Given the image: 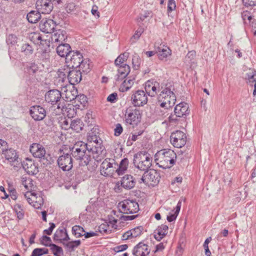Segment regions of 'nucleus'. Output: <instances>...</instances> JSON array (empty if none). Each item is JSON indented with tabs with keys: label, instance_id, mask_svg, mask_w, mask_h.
<instances>
[{
	"label": "nucleus",
	"instance_id": "obj_1",
	"mask_svg": "<svg viewBox=\"0 0 256 256\" xmlns=\"http://www.w3.org/2000/svg\"><path fill=\"white\" fill-rule=\"evenodd\" d=\"M89 148L85 142H78L72 148L71 154L74 159L80 161V165L87 166L88 170L94 172L98 166V162L103 158L100 148L94 150Z\"/></svg>",
	"mask_w": 256,
	"mask_h": 256
},
{
	"label": "nucleus",
	"instance_id": "obj_2",
	"mask_svg": "<svg viewBox=\"0 0 256 256\" xmlns=\"http://www.w3.org/2000/svg\"><path fill=\"white\" fill-rule=\"evenodd\" d=\"M176 159V154L170 149L161 150L154 155L156 164L164 169L172 168L175 164Z\"/></svg>",
	"mask_w": 256,
	"mask_h": 256
},
{
	"label": "nucleus",
	"instance_id": "obj_3",
	"mask_svg": "<svg viewBox=\"0 0 256 256\" xmlns=\"http://www.w3.org/2000/svg\"><path fill=\"white\" fill-rule=\"evenodd\" d=\"M152 158L146 152H140L134 154L133 163L136 168L141 171H147L152 166Z\"/></svg>",
	"mask_w": 256,
	"mask_h": 256
},
{
	"label": "nucleus",
	"instance_id": "obj_4",
	"mask_svg": "<svg viewBox=\"0 0 256 256\" xmlns=\"http://www.w3.org/2000/svg\"><path fill=\"white\" fill-rule=\"evenodd\" d=\"M158 100L162 108H170L176 102V96L170 88H166L160 92Z\"/></svg>",
	"mask_w": 256,
	"mask_h": 256
},
{
	"label": "nucleus",
	"instance_id": "obj_5",
	"mask_svg": "<svg viewBox=\"0 0 256 256\" xmlns=\"http://www.w3.org/2000/svg\"><path fill=\"white\" fill-rule=\"evenodd\" d=\"M174 114H171L168 117V121L170 123H176L178 118H185L190 112L188 105L184 102H180L176 105L174 110Z\"/></svg>",
	"mask_w": 256,
	"mask_h": 256
},
{
	"label": "nucleus",
	"instance_id": "obj_6",
	"mask_svg": "<svg viewBox=\"0 0 256 256\" xmlns=\"http://www.w3.org/2000/svg\"><path fill=\"white\" fill-rule=\"evenodd\" d=\"M88 142L86 143L90 148V150L93 149L94 150H97V148H100L102 150V157L104 158L106 154V150L104 147L102 145V140L92 130L89 132L87 137Z\"/></svg>",
	"mask_w": 256,
	"mask_h": 256
},
{
	"label": "nucleus",
	"instance_id": "obj_7",
	"mask_svg": "<svg viewBox=\"0 0 256 256\" xmlns=\"http://www.w3.org/2000/svg\"><path fill=\"white\" fill-rule=\"evenodd\" d=\"M118 208L122 213L126 214H135L138 212L139 204L136 200L126 199L119 202Z\"/></svg>",
	"mask_w": 256,
	"mask_h": 256
},
{
	"label": "nucleus",
	"instance_id": "obj_8",
	"mask_svg": "<svg viewBox=\"0 0 256 256\" xmlns=\"http://www.w3.org/2000/svg\"><path fill=\"white\" fill-rule=\"evenodd\" d=\"M160 179V176L158 172L150 170L148 172H145L138 181L140 184L143 182L148 186H154L158 184Z\"/></svg>",
	"mask_w": 256,
	"mask_h": 256
},
{
	"label": "nucleus",
	"instance_id": "obj_9",
	"mask_svg": "<svg viewBox=\"0 0 256 256\" xmlns=\"http://www.w3.org/2000/svg\"><path fill=\"white\" fill-rule=\"evenodd\" d=\"M117 166L118 165L114 159L106 158L100 164V174L104 176H112Z\"/></svg>",
	"mask_w": 256,
	"mask_h": 256
},
{
	"label": "nucleus",
	"instance_id": "obj_10",
	"mask_svg": "<svg viewBox=\"0 0 256 256\" xmlns=\"http://www.w3.org/2000/svg\"><path fill=\"white\" fill-rule=\"evenodd\" d=\"M126 122L129 124L134 126L140 122L141 116L137 108L130 107L126 110Z\"/></svg>",
	"mask_w": 256,
	"mask_h": 256
},
{
	"label": "nucleus",
	"instance_id": "obj_11",
	"mask_svg": "<svg viewBox=\"0 0 256 256\" xmlns=\"http://www.w3.org/2000/svg\"><path fill=\"white\" fill-rule=\"evenodd\" d=\"M46 101L52 106L56 105V108L59 104L64 103L65 100L62 98V93L57 90H52L48 91L45 94Z\"/></svg>",
	"mask_w": 256,
	"mask_h": 256
},
{
	"label": "nucleus",
	"instance_id": "obj_12",
	"mask_svg": "<svg viewBox=\"0 0 256 256\" xmlns=\"http://www.w3.org/2000/svg\"><path fill=\"white\" fill-rule=\"evenodd\" d=\"M186 134L182 131L177 130L172 132L170 136V142L176 148H180L184 146L186 142Z\"/></svg>",
	"mask_w": 256,
	"mask_h": 256
},
{
	"label": "nucleus",
	"instance_id": "obj_13",
	"mask_svg": "<svg viewBox=\"0 0 256 256\" xmlns=\"http://www.w3.org/2000/svg\"><path fill=\"white\" fill-rule=\"evenodd\" d=\"M83 56L78 51H72L66 58V62L68 66L72 68H78L80 62H82Z\"/></svg>",
	"mask_w": 256,
	"mask_h": 256
},
{
	"label": "nucleus",
	"instance_id": "obj_14",
	"mask_svg": "<svg viewBox=\"0 0 256 256\" xmlns=\"http://www.w3.org/2000/svg\"><path fill=\"white\" fill-rule=\"evenodd\" d=\"M58 166L64 171H68L72 168V159L70 154H64L57 160Z\"/></svg>",
	"mask_w": 256,
	"mask_h": 256
},
{
	"label": "nucleus",
	"instance_id": "obj_15",
	"mask_svg": "<svg viewBox=\"0 0 256 256\" xmlns=\"http://www.w3.org/2000/svg\"><path fill=\"white\" fill-rule=\"evenodd\" d=\"M28 202L36 208H40L43 204L44 200L40 196H38L36 194L27 192L24 194Z\"/></svg>",
	"mask_w": 256,
	"mask_h": 256
},
{
	"label": "nucleus",
	"instance_id": "obj_16",
	"mask_svg": "<svg viewBox=\"0 0 256 256\" xmlns=\"http://www.w3.org/2000/svg\"><path fill=\"white\" fill-rule=\"evenodd\" d=\"M147 94L143 90H137L132 96V104L136 106H143L148 102Z\"/></svg>",
	"mask_w": 256,
	"mask_h": 256
},
{
	"label": "nucleus",
	"instance_id": "obj_17",
	"mask_svg": "<svg viewBox=\"0 0 256 256\" xmlns=\"http://www.w3.org/2000/svg\"><path fill=\"white\" fill-rule=\"evenodd\" d=\"M30 114L34 120L40 121L46 117V110L42 106L36 105L30 108Z\"/></svg>",
	"mask_w": 256,
	"mask_h": 256
},
{
	"label": "nucleus",
	"instance_id": "obj_18",
	"mask_svg": "<svg viewBox=\"0 0 256 256\" xmlns=\"http://www.w3.org/2000/svg\"><path fill=\"white\" fill-rule=\"evenodd\" d=\"M36 8L42 14H48L53 9V4L50 0H38Z\"/></svg>",
	"mask_w": 256,
	"mask_h": 256
},
{
	"label": "nucleus",
	"instance_id": "obj_19",
	"mask_svg": "<svg viewBox=\"0 0 256 256\" xmlns=\"http://www.w3.org/2000/svg\"><path fill=\"white\" fill-rule=\"evenodd\" d=\"M22 166L25 171L30 174H36L38 172L37 164L31 159L26 158L22 162Z\"/></svg>",
	"mask_w": 256,
	"mask_h": 256
},
{
	"label": "nucleus",
	"instance_id": "obj_20",
	"mask_svg": "<svg viewBox=\"0 0 256 256\" xmlns=\"http://www.w3.org/2000/svg\"><path fill=\"white\" fill-rule=\"evenodd\" d=\"M30 150L34 157L38 158H44L46 154V150L42 144L34 143L30 146Z\"/></svg>",
	"mask_w": 256,
	"mask_h": 256
},
{
	"label": "nucleus",
	"instance_id": "obj_21",
	"mask_svg": "<svg viewBox=\"0 0 256 256\" xmlns=\"http://www.w3.org/2000/svg\"><path fill=\"white\" fill-rule=\"evenodd\" d=\"M56 26V22L51 19L43 20L39 24L40 30L46 34L54 32Z\"/></svg>",
	"mask_w": 256,
	"mask_h": 256
},
{
	"label": "nucleus",
	"instance_id": "obj_22",
	"mask_svg": "<svg viewBox=\"0 0 256 256\" xmlns=\"http://www.w3.org/2000/svg\"><path fill=\"white\" fill-rule=\"evenodd\" d=\"M150 250L147 244L140 242L134 246L132 253L135 256H147L149 254Z\"/></svg>",
	"mask_w": 256,
	"mask_h": 256
},
{
	"label": "nucleus",
	"instance_id": "obj_23",
	"mask_svg": "<svg viewBox=\"0 0 256 256\" xmlns=\"http://www.w3.org/2000/svg\"><path fill=\"white\" fill-rule=\"evenodd\" d=\"M57 110L58 112L66 114L69 118L73 117L76 114L74 106L70 104H66V102L64 103L59 104L58 105Z\"/></svg>",
	"mask_w": 256,
	"mask_h": 256
},
{
	"label": "nucleus",
	"instance_id": "obj_24",
	"mask_svg": "<svg viewBox=\"0 0 256 256\" xmlns=\"http://www.w3.org/2000/svg\"><path fill=\"white\" fill-rule=\"evenodd\" d=\"M4 154L6 158L12 166H17V165L19 164L18 156L15 150L12 148L6 149Z\"/></svg>",
	"mask_w": 256,
	"mask_h": 256
},
{
	"label": "nucleus",
	"instance_id": "obj_25",
	"mask_svg": "<svg viewBox=\"0 0 256 256\" xmlns=\"http://www.w3.org/2000/svg\"><path fill=\"white\" fill-rule=\"evenodd\" d=\"M118 74L114 76L116 82H118L124 78L130 72V66L126 64L118 66Z\"/></svg>",
	"mask_w": 256,
	"mask_h": 256
},
{
	"label": "nucleus",
	"instance_id": "obj_26",
	"mask_svg": "<svg viewBox=\"0 0 256 256\" xmlns=\"http://www.w3.org/2000/svg\"><path fill=\"white\" fill-rule=\"evenodd\" d=\"M143 230V227L139 226L128 230L122 234V240H127L139 236L142 234Z\"/></svg>",
	"mask_w": 256,
	"mask_h": 256
},
{
	"label": "nucleus",
	"instance_id": "obj_27",
	"mask_svg": "<svg viewBox=\"0 0 256 256\" xmlns=\"http://www.w3.org/2000/svg\"><path fill=\"white\" fill-rule=\"evenodd\" d=\"M155 50L156 52L158 54L159 59L160 60H164L168 56L171 55V50L168 47L165 46L164 44H160L158 47L155 46Z\"/></svg>",
	"mask_w": 256,
	"mask_h": 256
},
{
	"label": "nucleus",
	"instance_id": "obj_28",
	"mask_svg": "<svg viewBox=\"0 0 256 256\" xmlns=\"http://www.w3.org/2000/svg\"><path fill=\"white\" fill-rule=\"evenodd\" d=\"M67 76L69 83L74 86L82 80V72L76 70H72L69 72Z\"/></svg>",
	"mask_w": 256,
	"mask_h": 256
},
{
	"label": "nucleus",
	"instance_id": "obj_29",
	"mask_svg": "<svg viewBox=\"0 0 256 256\" xmlns=\"http://www.w3.org/2000/svg\"><path fill=\"white\" fill-rule=\"evenodd\" d=\"M54 241H58L60 242L70 240V238L66 232V228H58L54 235Z\"/></svg>",
	"mask_w": 256,
	"mask_h": 256
},
{
	"label": "nucleus",
	"instance_id": "obj_30",
	"mask_svg": "<svg viewBox=\"0 0 256 256\" xmlns=\"http://www.w3.org/2000/svg\"><path fill=\"white\" fill-rule=\"evenodd\" d=\"M136 184V180L130 174L124 176L121 180V186L126 190H130L134 188Z\"/></svg>",
	"mask_w": 256,
	"mask_h": 256
},
{
	"label": "nucleus",
	"instance_id": "obj_31",
	"mask_svg": "<svg viewBox=\"0 0 256 256\" xmlns=\"http://www.w3.org/2000/svg\"><path fill=\"white\" fill-rule=\"evenodd\" d=\"M159 87V84L156 82L148 80L145 84L146 92L152 97L154 96L157 93V88Z\"/></svg>",
	"mask_w": 256,
	"mask_h": 256
},
{
	"label": "nucleus",
	"instance_id": "obj_32",
	"mask_svg": "<svg viewBox=\"0 0 256 256\" xmlns=\"http://www.w3.org/2000/svg\"><path fill=\"white\" fill-rule=\"evenodd\" d=\"M63 94L65 95L66 101L70 102L74 100L78 95V90L74 86H72L70 90L68 89V87L62 89Z\"/></svg>",
	"mask_w": 256,
	"mask_h": 256
},
{
	"label": "nucleus",
	"instance_id": "obj_33",
	"mask_svg": "<svg viewBox=\"0 0 256 256\" xmlns=\"http://www.w3.org/2000/svg\"><path fill=\"white\" fill-rule=\"evenodd\" d=\"M246 82L252 87L254 86L253 95H256V71H252L246 74Z\"/></svg>",
	"mask_w": 256,
	"mask_h": 256
},
{
	"label": "nucleus",
	"instance_id": "obj_34",
	"mask_svg": "<svg viewBox=\"0 0 256 256\" xmlns=\"http://www.w3.org/2000/svg\"><path fill=\"white\" fill-rule=\"evenodd\" d=\"M71 48L70 44H62L58 46L56 48L57 54L61 57H67L70 52H72L70 50Z\"/></svg>",
	"mask_w": 256,
	"mask_h": 256
},
{
	"label": "nucleus",
	"instance_id": "obj_35",
	"mask_svg": "<svg viewBox=\"0 0 256 256\" xmlns=\"http://www.w3.org/2000/svg\"><path fill=\"white\" fill-rule=\"evenodd\" d=\"M54 83L58 86H60L62 90L68 87V84L66 74L64 72H60L58 74V76L56 78Z\"/></svg>",
	"mask_w": 256,
	"mask_h": 256
},
{
	"label": "nucleus",
	"instance_id": "obj_36",
	"mask_svg": "<svg viewBox=\"0 0 256 256\" xmlns=\"http://www.w3.org/2000/svg\"><path fill=\"white\" fill-rule=\"evenodd\" d=\"M168 226L165 224H162L156 230L154 238L158 241H160L168 234Z\"/></svg>",
	"mask_w": 256,
	"mask_h": 256
},
{
	"label": "nucleus",
	"instance_id": "obj_37",
	"mask_svg": "<svg viewBox=\"0 0 256 256\" xmlns=\"http://www.w3.org/2000/svg\"><path fill=\"white\" fill-rule=\"evenodd\" d=\"M67 38L66 32L62 30H58L52 35V40L54 42H62Z\"/></svg>",
	"mask_w": 256,
	"mask_h": 256
},
{
	"label": "nucleus",
	"instance_id": "obj_38",
	"mask_svg": "<svg viewBox=\"0 0 256 256\" xmlns=\"http://www.w3.org/2000/svg\"><path fill=\"white\" fill-rule=\"evenodd\" d=\"M128 165V159L126 158L122 159L120 162L118 166H117L116 168V172L118 176L122 175L126 171Z\"/></svg>",
	"mask_w": 256,
	"mask_h": 256
},
{
	"label": "nucleus",
	"instance_id": "obj_39",
	"mask_svg": "<svg viewBox=\"0 0 256 256\" xmlns=\"http://www.w3.org/2000/svg\"><path fill=\"white\" fill-rule=\"evenodd\" d=\"M242 18L244 24H249L252 26H254L255 20L250 12L248 10L244 11L242 13Z\"/></svg>",
	"mask_w": 256,
	"mask_h": 256
},
{
	"label": "nucleus",
	"instance_id": "obj_40",
	"mask_svg": "<svg viewBox=\"0 0 256 256\" xmlns=\"http://www.w3.org/2000/svg\"><path fill=\"white\" fill-rule=\"evenodd\" d=\"M40 11L32 10L28 14L26 18L28 22L34 24L40 19Z\"/></svg>",
	"mask_w": 256,
	"mask_h": 256
},
{
	"label": "nucleus",
	"instance_id": "obj_41",
	"mask_svg": "<svg viewBox=\"0 0 256 256\" xmlns=\"http://www.w3.org/2000/svg\"><path fill=\"white\" fill-rule=\"evenodd\" d=\"M62 244L67 249L66 250L67 251L69 252H72L75 250L76 248L80 246L81 241L80 240H76L68 242L66 243L63 242Z\"/></svg>",
	"mask_w": 256,
	"mask_h": 256
},
{
	"label": "nucleus",
	"instance_id": "obj_42",
	"mask_svg": "<svg viewBox=\"0 0 256 256\" xmlns=\"http://www.w3.org/2000/svg\"><path fill=\"white\" fill-rule=\"evenodd\" d=\"M29 39L36 44H44L45 40H42V36L39 32H32L29 34Z\"/></svg>",
	"mask_w": 256,
	"mask_h": 256
},
{
	"label": "nucleus",
	"instance_id": "obj_43",
	"mask_svg": "<svg viewBox=\"0 0 256 256\" xmlns=\"http://www.w3.org/2000/svg\"><path fill=\"white\" fill-rule=\"evenodd\" d=\"M84 124L82 122L80 119L70 120V127L74 130L78 132L82 130Z\"/></svg>",
	"mask_w": 256,
	"mask_h": 256
},
{
	"label": "nucleus",
	"instance_id": "obj_44",
	"mask_svg": "<svg viewBox=\"0 0 256 256\" xmlns=\"http://www.w3.org/2000/svg\"><path fill=\"white\" fill-rule=\"evenodd\" d=\"M134 82L132 79H126L120 84V90L122 92H126L133 86Z\"/></svg>",
	"mask_w": 256,
	"mask_h": 256
},
{
	"label": "nucleus",
	"instance_id": "obj_45",
	"mask_svg": "<svg viewBox=\"0 0 256 256\" xmlns=\"http://www.w3.org/2000/svg\"><path fill=\"white\" fill-rule=\"evenodd\" d=\"M128 52H124L120 54L115 60L114 64L116 66H120V65H124V62L126 61L128 57Z\"/></svg>",
	"mask_w": 256,
	"mask_h": 256
},
{
	"label": "nucleus",
	"instance_id": "obj_46",
	"mask_svg": "<svg viewBox=\"0 0 256 256\" xmlns=\"http://www.w3.org/2000/svg\"><path fill=\"white\" fill-rule=\"evenodd\" d=\"M74 100L76 105L78 106H80V105H82V106L84 108L86 106L88 103L87 98L84 94H78Z\"/></svg>",
	"mask_w": 256,
	"mask_h": 256
},
{
	"label": "nucleus",
	"instance_id": "obj_47",
	"mask_svg": "<svg viewBox=\"0 0 256 256\" xmlns=\"http://www.w3.org/2000/svg\"><path fill=\"white\" fill-rule=\"evenodd\" d=\"M181 206L182 202L180 200L176 205V210L174 214H172L170 216H168L167 220L168 222H172L176 220L180 211Z\"/></svg>",
	"mask_w": 256,
	"mask_h": 256
},
{
	"label": "nucleus",
	"instance_id": "obj_48",
	"mask_svg": "<svg viewBox=\"0 0 256 256\" xmlns=\"http://www.w3.org/2000/svg\"><path fill=\"white\" fill-rule=\"evenodd\" d=\"M50 249L53 254L55 256H63L64 251L62 248L55 244L50 246Z\"/></svg>",
	"mask_w": 256,
	"mask_h": 256
},
{
	"label": "nucleus",
	"instance_id": "obj_49",
	"mask_svg": "<svg viewBox=\"0 0 256 256\" xmlns=\"http://www.w3.org/2000/svg\"><path fill=\"white\" fill-rule=\"evenodd\" d=\"M84 232V229L80 226L76 225L72 228V233L76 238L81 237Z\"/></svg>",
	"mask_w": 256,
	"mask_h": 256
},
{
	"label": "nucleus",
	"instance_id": "obj_50",
	"mask_svg": "<svg viewBox=\"0 0 256 256\" xmlns=\"http://www.w3.org/2000/svg\"><path fill=\"white\" fill-rule=\"evenodd\" d=\"M88 62V60L82 59V62H80V66L78 67V70L80 72L82 70L84 72L88 73L90 70V64Z\"/></svg>",
	"mask_w": 256,
	"mask_h": 256
},
{
	"label": "nucleus",
	"instance_id": "obj_51",
	"mask_svg": "<svg viewBox=\"0 0 256 256\" xmlns=\"http://www.w3.org/2000/svg\"><path fill=\"white\" fill-rule=\"evenodd\" d=\"M26 71L29 75L34 76L38 71V68L35 64H30L26 67Z\"/></svg>",
	"mask_w": 256,
	"mask_h": 256
},
{
	"label": "nucleus",
	"instance_id": "obj_52",
	"mask_svg": "<svg viewBox=\"0 0 256 256\" xmlns=\"http://www.w3.org/2000/svg\"><path fill=\"white\" fill-rule=\"evenodd\" d=\"M169 108H157L156 110V115L159 116L160 118H166L168 115V110Z\"/></svg>",
	"mask_w": 256,
	"mask_h": 256
},
{
	"label": "nucleus",
	"instance_id": "obj_53",
	"mask_svg": "<svg viewBox=\"0 0 256 256\" xmlns=\"http://www.w3.org/2000/svg\"><path fill=\"white\" fill-rule=\"evenodd\" d=\"M22 184L26 190L31 189L33 186L32 180L30 178L23 177L22 180Z\"/></svg>",
	"mask_w": 256,
	"mask_h": 256
},
{
	"label": "nucleus",
	"instance_id": "obj_54",
	"mask_svg": "<svg viewBox=\"0 0 256 256\" xmlns=\"http://www.w3.org/2000/svg\"><path fill=\"white\" fill-rule=\"evenodd\" d=\"M141 62L142 60L140 56L138 54H134L132 60L133 68L136 70L138 69L140 65Z\"/></svg>",
	"mask_w": 256,
	"mask_h": 256
},
{
	"label": "nucleus",
	"instance_id": "obj_55",
	"mask_svg": "<svg viewBox=\"0 0 256 256\" xmlns=\"http://www.w3.org/2000/svg\"><path fill=\"white\" fill-rule=\"evenodd\" d=\"M143 32V30L142 28H138L134 32V34L130 38V41L132 43H134L136 41H137L142 33Z\"/></svg>",
	"mask_w": 256,
	"mask_h": 256
},
{
	"label": "nucleus",
	"instance_id": "obj_56",
	"mask_svg": "<svg viewBox=\"0 0 256 256\" xmlns=\"http://www.w3.org/2000/svg\"><path fill=\"white\" fill-rule=\"evenodd\" d=\"M21 50L26 55L30 54L33 52V48L32 46L28 44H22L21 48Z\"/></svg>",
	"mask_w": 256,
	"mask_h": 256
},
{
	"label": "nucleus",
	"instance_id": "obj_57",
	"mask_svg": "<svg viewBox=\"0 0 256 256\" xmlns=\"http://www.w3.org/2000/svg\"><path fill=\"white\" fill-rule=\"evenodd\" d=\"M6 42L8 45H14L17 42V37L14 34H9L6 38Z\"/></svg>",
	"mask_w": 256,
	"mask_h": 256
},
{
	"label": "nucleus",
	"instance_id": "obj_58",
	"mask_svg": "<svg viewBox=\"0 0 256 256\" xmlns=\"http://www.w3.org/2000/svg\"><path fill=\"white\" fill-rule=\"evenodd\" d=\"M40 242L42 244L46 246L50 247V246L53 244H52L51 238L46 236H43L40 240Z\"/></svg>",
	"mask_w": 256,
	"mask_h": 256
},
{
	"label": "nucleus",
	"instance_id": "obj_59",
	"mask_svg": "<svg viewBox=\"0 0 256 256\" xmlns=\"http://www.w3.org/2000/svg\"><path fill=\"white\" fill-rule=\"evenodd\" d=\"M110 225L106 222H105L104 223L101 224L99 226L100 232H108L111 231V230L110 229Z\"/></svg>",
	"mask_w": 256,
	"mask_h": 256
},
{
	"label": "nucleus",
	"instance_id": "obj_60",
	"mask_svg": "<svg viewBox=\"0 0 256 256\" xmlns=\"http://www.w3.org/2000/svg\"><path fill=\"white\" fill-rule=\"evenodd\" d=\"M176 8V2L174 0H169L168 6V12H170L174 10Z\"/></svg>",
	"mask_w": 256,
	"mask_h": 256
},
{
	"label": "nucleus",
	"instance_id": "obj_61",
	"mask_svg": "<svg viewBox=\"0 0 256 256\" xmlns=\"http://www.w3.org/2000/svg\"><path fill=\"white\" fill-rule=\"evenodd\" d=\"M123 128L120 124H117L114 130V136H119L122 132Z\"/></svg>",
	"mask_w": 256,
	"mask_h": 256
},
{
	"label": "nucleus",
	"instance_id": "obj_62",
	"mask_svg": "<svg viewBox=\"0 0 256 256\" xmlns=\"http://www.w3.org/2000/svg\"><path fill=\"white\" fill-rule=\"evenodd\" d=\"M6 148L7 142L4 140L0 139V153L2 152L4 154L5 150L7 149Z\"/></svg>",
	"mask_w": 256,
	"mask_h": 256
},
{
	"label": "nucleus",
	"instance_id": "obj_63",
	"mask_svg": "<svg viewBox=\"0 0 256 256\" xmlns=\"http://www.w3.org/2000/svg\"><path fill=\"white\" fill-rule=\"evenodd\" d=\"M242 2L246 6H254L256 4V0H242Z\"/></svg>",
	"mask_w": 256,
	"mask_h": 256
},
{
	"label": "nucleus",
	"instance_id": "obj_64",
	"mask_svg": "<svg viewBox=\"0 0 256 256\" xmlns=\"http://www.w3.org/2000/svg\"><path fill=\"white\" fill-rule=\"evenodd\" d=\"M42 248H36L33 250L30 256H42Z\"/></svg>",
	"mask_w": 256,
	"mask_h": 256
}]
</instances>
